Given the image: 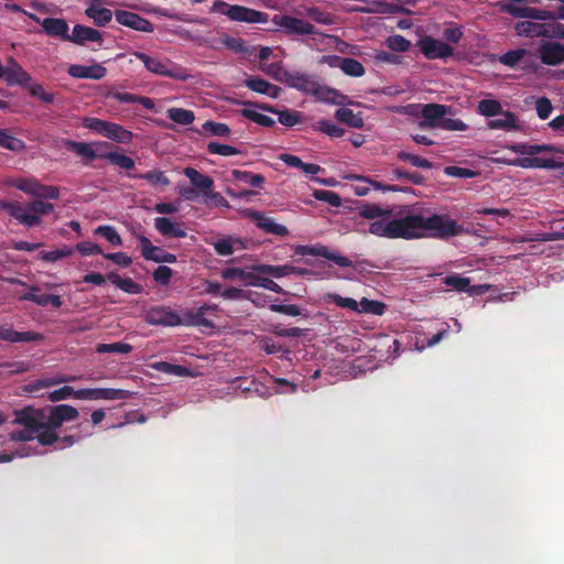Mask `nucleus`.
<instances>
[{
	"label": "nucleus",
	"mask_w": 564,
	"mask_h": 564,
	"mask_svg": "<svg viewBox=\"0 0 564 564\" xmlns=\"http://www.w3.org/2000/svg\"><path fill=\"white\" fill-rule=\"evenodd\" d=\"M315 83L316 80L307 74L300 72H288L283 84L305 94H311Z\"/></svg>",
	"instance_id": "nucleus-23"
},
{
	"label": "nucleus",
	"mask_w": 564,
	"mask_h": 564,
	"mask_svg": "<svg viewBox=\"0 0 564 564\" xmlns=\"http://www.w3.org/2000/svg\"><path fill=\"white\" fill-rule=\"evenodd\" d=\"M487 127L491 130H503V131L521 129V124L519 122L518 117L510 111H503V110L501 111V113L498 115V118L489 120L487 122Z\"/></svg>",
	"instance_id": "nucleus-25"
},
{
	"label": "nucleus",
	"mask_w": 564,
	"mask_h": 564,
	"mask_svg": "<svg viewBox=\"0 0 564 564\" xmlns=\"http://www.w3.org/2000/svg\"><path fill=\"white\" fill-rule=\"evenodd\" d=\"M538 20L521 21L514 25L518 36L524 37H550L551 35L564 37V25L562 24H543Z\"/></svg>",
	"instance_id": "nucleus-6"
},
{
	"label": "nucleus",
	"mask_w": 564,
	"mask_h": 564,
	"mask_svg": "<svg viewBox=\"0 0 564 564\" xmlns=\"http://www.w3.org/2000/svg\"><path fill=\"white\" fill-rule=\"evenodd\" d=\"M138 239L141 245V253L143 258L158 262L163 250L156 246H153L150 239L144 236H139Z\"/></svg>",
	"instance_id": "nucleus-43"
},
{
	"label": "nucleus",
	"mask_w": 564,
	"mask_h": 564,
	"mask_svg": "<svg viewBox=\"0 0 564 564\" xmlns=\"http://www.w3.org/2000/svg\"><path fill=\"white\" fill-rule=\"evenodd\" d=\"M130 395L129 391L112 388L80 389L76 391L79 400H123Z\"/></svg>",
	"instance_id": "nucleus-16"
},
{
	"label": "nucleus",
	"mask_w": 564,
	"mask_h": 564,
	"mask_svg": "<svg viewBox=\"0 0 564 564\" xmlns=\"http://www.w3.org/2000/svg\"><path fill=\"white\" fill-rule=\"evenodd\" d=\"M509 164L521 166L524 169L530 167H544V169H557L564 166L563 163H557L552 158H521L516 159Z\"/></svg>",
	"instance_id": "nucleus-28"
},
{
	"label": "nucleus",
	"mask_w": 564,
	"mask_h": 564,
	"mask_svg": "<svg viewBox=\"0 0 564 564\" xmlns=\"http://www.w3.org/2000/svg\"><path fill=\"white\" fill-rule=\"evenodd\" d=\"M35 438L41 445H53L59 440L56 429L50 427H42V430L35 434Z\"/></svg>",
	"instance_id": "nucleus-58"
},
{
	"label": "nucleus",
	"mask_w": 564,
	"mask_h": 564,
	"mask_svg": "<svg viewBox=\"0 0 564 564\" xmlns=\"http://www.w3.org/2000/svg\"><path fill=\"white\" fill-rule=\"evenodd\" d=\"M70 397H74L76 399V390H74L70 386H63L52 392L48 393L47 399L51 402H57L61 400H66Z\"/></svg>",
	"instance_id": "nucleus-60"
},
{
	"label": "nucleus",
	"mask_w": 564,
	"mask_h": 564,
	"mask_svg": "<svg viewBox=\"0 0 564 564\" xmlns=\"http://www.w3.org/2000/svg\"><path fill=\"white\" fill-rule=\"evenodd\" d=\"M0 147L14 153H21L25 149V143L10 134L7 130L0 129Z\"/></svg>",
	"instance_id": "nucleus-37"
},
{
	"label": "nucleus",
	"mask_w": 564,
	"mask_h": 564,
	"mask_svg": "<svg viewBox=\"0 0 564 564\" xmlns=\"http://www.w3.org/2000/svg\"><path fill=\"white\" fill-rule=\"evenodd\" d=\"M334 303L338 306L350 308L356 313H366L372 315H383L386 305L379 301H370L362 299L359 303L350 297H341L339 295H332Z\"/></svg>",
	"instance_id": "nucleus-8"
},
{
	"label": "nucleus",
	"mask_w": 564,
	"mask_h": 564,
	"mask_svg": "<svg viewBox=\"0 0 564 564\" xmlns=\"http://www.w3.org/2000/svg\"><path fill=\"white\" fill-rule=\"evenodd\" d=\"M422 120L419 127L422 129L440 128V121L447 115L453 113V109L441 104H427L422 107Z\"/></svg>",
	"instance_id": "nucleus-12"
},
{
	"label": "nucleus",
	"mask_w": 564,
	"mask_h": 564,
	"mask_svg": "<svg viewBox=\"0 0 564 564\" xmlns=\"http://www.w3.org/2000/svg\"><path fill=\"white\" fill-rule=\"evenodd\" d=\"M97 234L102 235L109 242L115 246L121 245L122 240L117 230L110 226H99L96 229Z\"/></svg>",
	"instance_id": "nucleus-63"
},
{
	"label": "nucleus",
	"mask_w": 564,
	"mask_h": 564,
	"mask_svg": "<svg viewBox=\"0 0 564 564\" xmlns=\"http://www.w3.org/2000/svg\"><path fill=\"white\" fill-rule=\"evenodd\" d=\"M107 69L101 64L79 65L73 64L68 67V75L74 78L101 79L106 76Z\"/></svg>",
	"instance_id": "nucleus-20"
},
{
	"label": "nucleus",
	"mask_w": 564,
	"mask_h": 564,
	"mask_svg": "<svg viewBox=\"0 0 564 564\" xmlns=\"http://www.w3.org/2000/svg\"><path fill=\"white\" fill-rule=\"evenodd\" d=\"M43 336L35 332H17L11 327L0 326V340L9 343H28L41 340Z\"/></svg>",
	"instance_id": "nucleus-26"
},
{
	"label": "nucleus",
	"mask_w": 564,
	"mask_h": 564,
	"mask_svg": "<svg viewBox=\"0 0 564 564\" xmlns=\"http://www.w3.org/2000/svg\"><path fill=\"white\" fill-rule=\"evenodd\" d=\"M184 174L188 177L191 181V184L194 188L200 191L203 195L206 197H209L212 199H215L219 204H224L225 199L221 197L218 193H212V188L214 186V181L207 175L202 174L194 167H186L184 170Z\"/></svg>",
	"instance_id": "nucleus-13"
},
{
	"label": "nucleus",
	"mask_w": 564,
	"mask_h": 564,
	"mask_svg": "<svg viewBox=\"0 0 564 564\" xmlns=\"http://www.w3.org/2000/svg\"><path fill=\"white\" fill-rule=\"evenodd\" d=\"M386 45L395 52H406L410 48L411 43L404 36L397 34L389 36L386 40Z\"/></svg>",
	"instance_id": "nucleus-54"
},
{
	"label": "nucleus",
	"mask_w": 564,
	"mask_h": 564,
	"mask_svg": "<svg viewBox=\"0 0 564 564\" xmlns=\"http://www.w3.org/2000/svg\"><path fill=\"white\" fill-rule=\"evenodd\" d=\"M213 246L219 256H230L236 250H242L246 248L240 239L230 236L215 241Z\"/></svg>",
	"instance_id": "nucleus-32"
},
{
	"label": "nucleus",
	"mask_w": 564,
	"mask_h": 564,
	"mask_svg": "<svg viewBox=\"0 0 564 564\" xmlns=\"http://www.w3.org/2000/svg\"><path fill=\"white\" fill-rule=\"evenodd\" d=\"M325 61H328L329 65L339 67L346 75L352 77H361L366 70L361 63L354 58H341L338 56H325Z\"/></svg>",
	"instance_id": "nucleus-21"
},
{
	"label": "nucleus",
	"mask_w": 564,
	"mask_h": 564,
	"mask_svg": "<svg viewBox=\"0 0 564 564\" xmlns=\"http://www.w3.org/2000/svg\"><path fill=\"white\" fill-rule=\"evenodd\" d=\"M397 158L401 161L410 162L413 166H416V167H421V169H432L433 167V164L429 160H426L422 156L415 155V154H411L405 151L398 152Z\"/></svg>",
	"instance_id": "nucleus-51"
},
{
	"label": "nucleus",
	"mask_w": 564,
	"mask_h": 564,
	"mask_svg": "<svg viewBox=\"0 0 564 564\" xmlns=\"http://www.w3.org/2000/svg\"><path fill=\"white\" fill-rule=\"evenodd\" d=\"M139 177L148 181L152 185L166 186L170 184V180L165 176L164 172L159 170L147 172L141 174Z\"/></svg>",
	"instance_id": "nucleus-59"
},
{
	"label": "nucleus",
	"mask_w": 564,
	"mask_h": 564,
	"mask_svg": "<svg viewBox=\"0 0 564 564\" xmlns=\"http://www.w3.org/2000/svg\"><path fill=\"white\" fill-rule=\"evenodd\" d=\"M203 130L216 137H227L230 133V129L227 124L215 121H206L203 124Z\"/></svg>",
	"instance_id": "nucleus-56"
},
{
	"label": "nucleus",
	"mask_w": 564,
	"mask_h": 564,
	"mask_svg": "<svg viewBox=\"0 0 564 564\" xmlns=\"http://www.w3.org/2000/svg\"><path fill=\"white\" fill-rule=\"evenodd\" d=\"M264 110L274 112L278 115V120L281 124L286 127H293L302 121V116L297 111L284 109L281 111L273 110L271 107L263 108Z\"/></svg>",
	"instance_id": "nucleus-38"
},
{
	"label": "nucleus",
	"mask_w": 564,
	"mask_h": 564,
	"mask_svg": "<svg viewBox=\"0 0 564 564\" xmlns=\"http://www.w3.org/2000/svg\"><path fill=\"white\" fill-rule=\"evenodd\" d=\"M552 104L549 98L540 97L535 100V110L540 119H546L552 112Z\"/></svg>",
	"instance_id": "nucleus-64"
},
{
	"label": "nucleus",
	"mask_w": 564,
	"mask_h": 564,
	"mask_svg": "<svg viewBox=\"0 0 564 564\" xmlns=\"http://www.w3.org/2000/svg\"><path fill=\"white\" fill-rule=\"evenodd\" d=\"M154 368L161 372L169 373V375H175V376H187L189 373V370L180 365H173L166 361L156 362L154 365Z\"/></svg>",
	"instance_id": "nucleus-52"
},
{
	"label": "nucleus",
	"mask_w": 564,
	"mask_h": 564,
	"mask_svg": "<svg viewBox=\"0 0 564 564\" xmlns=\"http://www.w3.org/2000/svg\"><path fill=\"white\" fill-rule=\"evenodd\" d=\"M131 351L132 346L126 343L98 344L96 346V352L98 354H129Z\"/></svg>",
	"instance_id": "nucleus-50"
},
{
	"label": "nucleus",
	"mask_w": 564,
	"mask_h": 564,
	"mask_svg": "<svg viewBox=\"0 0 564 564\" xmlns=\"http://www.w3.org/2000/svg\"><path fill=\"white\" fill-rule=\"evenodd\" d=\"M167 117L172 121L178 124H189L194 121L195 116L194 112L183 108H171L167 110Z\"/></svg>",
	"instance_id": "nucleus-45"
},
{
	"label": "nucleus",
	"mask_w": 564,
	"mask_h": 564,
	"mask_svg": "<svg viewBox=\"0 0 564 564\" xmlns=\"http://www.w3.org/2000/svg\"><path fill=\"white\" fill-rule=\"evenodd\" d=\"M499 62L509 67H514L519 63L523 62V68H538V66L534 64L533 54L525 48L509 51L499 57Z\"/></svg>",
	"instance_id": "nucleus-19"
},
{
	"label": "nucleus",
	"mask_w": 564,
	"mask_h": 564,
	"mask_svg": "<svg viewBox=\"0 0 564 564\" xmlns=\"http://www.w3.org/2000/svg\"><path fill=\"white\" fill-rule=\"evenodd\" d=\"M311 95H314L321 101L329 104H343L345 100L344 95L339 94L337 90L333 88L319 85L317 82L315 83Z\"/></svg>",
	"instance_id": "nucleus-31"
},
{
	"label": "nucleus",
	"mask_w": 564,
	"mask_h": 564,
	"mask_svg": "<svg viewBox=\"0 0 564 564\" xmlns=\"http://www.w3.org/2000/svg\"><path fill=\"white\" fill-rule=\"evenodd\" d=\"M477 110L485 117H495L501 113L502 106L495 99H482L478 102Z\"/></svg>",
	"instance_id": "nucleus-44"
},
{
	"label": "nucleus",
	"mask_w": 564,
	"mask_h": 564,
	"mask_svg": "<svg viewBox=\"0 0 564 564\" xmlns=\"http://www.w3.org/2000/svg\"><path fill=\"white\" fill-rule=\"evenodd\" d=\"M42 28L51 36H59L68 41V24L63 19L46 18L42 21Z\"/></svg>",
	"instance_id": "nucleus-29"
},
{
	"label": "nucleus",
	"mask_w": 564,
	"mask_h": 564,
	"mask_svg": "<svg viewBox=\"0 0 564 564\" xmlns=\"http://www.w3.org/2000/svg\"><path fill=\"white\" fill-rule=\"evenodd\" d=\"M536 54L545 65H562L564 63V44L557 41L543 40L536 48Z\"/></svg>",
	"instance_id": "nucleus-10"
},
{
	"label": "nucleus",
	"mask_w": 564,
	"mask_h": 564,
	"mask_svg": "<svg viewBox=\"0 0 564 564\" xmlns=\"http://www.w3.org/2000/svg\"><path fill=\"white\" fill-rule=\"evenodd\" d=\"M231 175L236 181L249 183L253 187H261L264 183V177L262 175L251 174L247 171L234 170Z\"/></svg>",
	"instance_id": "nucleus-48"
},
{
	"label": "nucleus",
	"mask_w": 564,
	"mask_h": 564,
	"mask_svg": "<svg viewBox=\"0 0 564 564\" xmlns=\"http://www.w3.org/2000/svg\"><path fill=\"white\" fill-rule=\"evenodd\" d=\"M264 273H258L253 271V265L250 270L241 268H227L221 271V278L225 280H241L246 285L261 286L275 293H280L282 290L279 284L273 280L262 276Z\"/></svg>",
	"instance_id": "nucleus-5"
},
{
	"label": "nucleus",
	"mask_w": 564,
	"mask_h": 564,
	"mask_svg": "<svg viewBox=\"0 0 564 564\" xmlns=\"http://www.w3.org/2000/svg\"><path fill=\"white\" fill-rule=\"evenodd\" d=\"M501 12H506L511 14L518 19H528V20H550L553 18L552 12L547 10H540L533 7L527 6H516L510 2L499 1L496 3Z\"/></svg>",
	"instance_id": "nucleus-9"
},
{
	"label": "nucleus",
	"mask_w": 564,
	"mask_h": 564,
	"mask_svg": "<svg viewBox=\"0 0 564 564\" xmlns=\"http://www.w3.org/2000/svg\"><path fill=\"white\" fill-rule=\"evenodd\" d=\"M104 156L121 169L132 170L134 167V161L123 153L110 152Z\"/></svg>",
	"instance_id": "nucleus-53"
},
{
	"label": "nucleus",
	"mask_w": 564,
	"mask_h": 564,
	"mask_svg": "<svg viewBox=\"0 0 564 564\" xmlns=\"http://www.w3.org/2000/svg\"><path fill=\"white\" fill-rule=\"evenodd\" d=\"M259 68L267 74L268 76L272 77L273 79L284 83V79L288 75L289 70H284L281 63H271L265 64L262 63Z\"/></svg>",
	"instance_id": "nucleus-49"
},
{
	"label": "nucleus",
	"mask_w": 564,
	"mask_h": 564,
	"mask_svg": "<svg viewBox=\"0 0 564 564\" xmlns=\"http://www.w3.org/2000/svg\"><path fill=\"white\" fill-rule=\"evenodd\" d=\"M210 11L224 14L230 20L238 22L265 23L269 19L268 14L264 12L241 6H230L221 0L215 1L210 8Z\"/></svg>",
	"instance_id": "nucleus-4"
},
{
	"label": "nucleus",
	"mask_w": 564,
	"mask_h": 564,
	"mask_svg": "<svg viewBox=\"0 0 564 564\" xmlns=\"http://www.w3.org/2000/svg\"><path fill=\"white\" fill-rule=\"evenodd\" d=\"M72 254H73V249L69 247H64L62 249H56V250L48 251V252L43 251L39 254V258L43 261L55 262L62 258H66Z\"/></svg>",
	"instance_id": "nucleus-57"
},
{
	"label": "nucleus",
	"mask_w": 564,
	"mask_h": 564,
	"mask_svg": "<svg viewBox=\"0 0 564 564\" xmlns=\"http://www.w3.org/2000/svg\"><path fill=\"white\" fill-rule=\"evenodd\" d=\"M359 215L366 219L391 217L392 209H383L376 204H365L359 208Z\"/></svg>",
	"instance_id": "nucleus-40"
},
{
	"label": "nucleus",
	"mask_w": 564,
	"mask_h": 564,
	"mask_svg": "<svg viewBox=\"0 0 564 564\" xmlns=\"http://www.w3.org/2000/svg\"><path fill=\"white\" fill-rule=\"evenodd\" d=\"M15 422L37 433L45 427L46 409L24 408L17 413Z\"/></svg>",
	"instance_id": "nucleus-14"
},
{
	"label": "nucleus",
	"mask_w": 564,
	"mask_h": 564,
	"mask_svg": "<svg viewBox=\"0 0 564 564\" xmlns=\"http://www.w3.org/2000/svg\"><path fill=\"white\" fill-rule=\"evenodd\" d=\"M335 118L338 121H340L351 128L360 129L364 127V119H362L361 115L355 113L349 108L337 109L335 112Z\"/></svg>",
	"instance_id": "nucleus-36"
},
{
	"label": "nucleus",
	"mask_w": 564,
	"mask_h": 564,
	"mask_svg": "<svg viewBox=\"0 0 564 564\" xmlns=\"http://www.w3.org/2000/svg\"><path fill=\"white\" fill-rule=\"evenodd\" d=\"M317 124L319 131L333 138H340L345 133V130L343 128L336 126L335 123L328 120H321L318 121Z\"/></svg>",
	"instance_id": "nucleus-61"
},
{
	"label": "nucleus",
	"mask_w": 564,
	"mask_h": 564,
	"mask_svg": "<svg viewBox=\"0 0 564 564\" xmlns=\"http://www.w3.org/2000/svg\"><path fill=\"white\" fill-rule=\"evenodd\" d=\"M12 186L37 199L26 204L19 202L0 200V210L7 212L19 224L25 227H35L42 224V217L54 212V205L43 199H57L59 188L44 185L34 177H18L7 181Z\"/></svg>",
	"instance_id": "nucleus-2"
},
{
	"label": "nucleus",
	"mask_w": 564,
	"mask_h": 564,
	"mask_svg": "<svg viewBox=\"0 0 564 564\" xmlns=\"http://www.w3.org/2000/svg\"><path fill=\"white\" fill-rule=\"evenodd\" d=\"M263 108H264L263 106H258V107L251 108V109H243L242 115L246 118H248L249 120L259 123L260 126L271 127L274 124V120L271 117H269L268 115H265L259 110V109L264 110Z\"/></svg>",
	"instance_id": "nucleus-41"
},
{
	"label": "nucleus",
	"mask_w": 564,
	"mask_h": 564,
	"mask_svg": "<svg viewBox=\"0 0 564 564\" xmlns=\"http://www.w3.org/2000/svg\"><path fill=\"white\" fill-rule=\"evenodd\" d=\"M68 41L78 45L86 42H99L101 41V33L89 26L76 25L68 36Z\"/></svg>",
	"instance_id": "nucleus-27"
},
{
	"label": "nucleus",
	"mask_w": 564,
	"mask_h": 564,
	"mask_svg": "<svg viewBox=\"0 0 564 564\" xmlns=\"http://www.w3.org/2000/svg\"><path fill=\"white\" fill-rule=\"evenodd\" d=\"M152 325H160L164 327H174L180 325L185 326H204V327H214V324L210 319H148Z\"/></svg>",
	"instance_id": "nucleus-33"
},
{
	"label": "nucleus",
	"mask_w": 564,
	"mask_h": 564,
	"mask_svg": "<svg viewBox=\"0 0 564 564\" xmlns=\"http://www.w3.org/2000/svg\"><path fill=\"white\" fill-rule=\"evenodd\" d=\"M116 20L120 24H122L124 26H129L137 31H142V32H152L153 31V25L151 22H149L148 20L141 18L140 15H138L133 12L117 11Z\"/></svg>",
	"instance_id": "nucleus-22"
},
{
	"label": "nucleus",
	"mask_w": 564,
	"mask_h": 564,
	"mask_svg": "<svg viewBox=\"0 0 564 564\" xmlns=\"http://www.w3.org/2000/svg\"><path fill=\"white\" fill-rule=\"evenodd\" d=\"M101 143L91 144L84 142L69 141L67 142V148L74 151L76 154L87 159L88 161L95 160L98 154L97 151L101 147Z\"/></svg>",
	"instance_id": "nucleus-35"
},
{
	"label": "nucleus",
	"mask_w": 564,
	"mask_h": 564,
	"mask_svg": "<svg viewBox=\"0 0 564 564\" xmlns=\"http://www.w3.org/2000/svg\"><path fill=\"white\" fill-rule=\"evenodd\" d=\"M133 56L142 62L145 69L159 76H165L178 80H187L191 75L180 66L173 64L169 58L150 55L144 52H134Z\"/></svg>",
	"instance_id": "nucleus-3"
},
{
	"label": "nucleus",
	"mask_w": 564,
	"mask_h": 564,
	"mask_svg": "<svg viewBox=\"0 0 564 564\" xmlns=\"http://www.w3.org/2000/svg\"><path fill=\"white\" fill-rule=\"evenodd\" d=\"M444 284L452 288L457 292H466L468 293L470 279L462 276L459 274H452L444 279Z\"/></svg>",
	"instance_id": "nucleus-47"
},
{
	"label": "nucleus",
	"mask_w": 564,
	"mask_h": 564,
	"mask_svg": "<svg viewBox=\"0 0 564 564\" xmlns=\"http://www.w3.org/2000/svg\"><path fill=\"white\" fill-rule=\"evenodd\" d=\"M102 135L120 143H128L132 139V133L130 131L117 123L108 121L106 122Z\"/></svg>",
	"instance_id": "nucleus-34"
},
{
	"label": "nucleus",
	"mask_w": 564,
	"mask_h": 564,
	"mask_svg": "<svg viewBox=\"0 0 564 564\" xmlns=\"http://www.w3.org/2000/svg\"><path fill=\"white\" fill-rule=\"evenodd\" d=\"M272 22L288 35H306L315 32L314 26L310 22L286 14L274 15Z\"/></svg>",
	"instance_id": "nucleus-7"
},
{
	"label": "nucleus",
	"mask_w": 564,
	"mask_h": 564,
	"mask_svg": "<svg viewBox=\"0 0 564 564\" xmlns=\"http://www.w3.org/2000/svg\"><path fill=\"white\" fill-rule=\"evenodd\" d=\"M242 214L246 217L254 220L259 228L263 229L269 234H274L278 236H286L289 234V230L285 226L275 223L272 218L267 217L264 214L260 212L246 209L242 212Z\"/></svg>",
	"instance_id": "nucleus-17"
},
{
	"label": "nucleus",
	"mask_w": 564,
	"mask_h": 564,
	"mask_svg": "<svg viewBox=\"0 0 564 564\" xmlns=\"http://www.w3.org/2000/svg\"><path fill=\"white\" fill-rule=\"evenodd\" d=\"M154 228L159 234L169 238H185L187 235L184 225L171 217H156Z\"/></svg>",
	"instance_id": "nucleus-18"
},
{
	"label": "nucleus",
	"mask_w": 564,
	"mask_h": 564,
	"mask_svg": "<svg viewBox=\"0 0 564 564\" xmlns=\"http://www.w3.org/2000/svg\"><path fill=\"white\" fill-rule=\"evenodd\" d=\"M108 280L127 293L137 294L140 292V286L130 278L123 279L117 274H109Z\"/></svg>",
	"instance_id": "nucleus-46"
},
{
	"label": "nucleus",
	"mask_w": 564,
	"mask_h": 564,
	"mask_svg": "<svg viewBox=\"0 0 564 564\" xmlns=\"http://www.w3.org/2000/svg\"><path fill=\"white\" fill-rule=\"evenodd\" d=\"M207 150L213 154H218V155H223V156L236 155V154L241 153V151L235 147L227 145V144H220L217 142H209L207 144Z\"/></svg>",
	"instance_id": "nucleus-55"
},
{
	"label": "nucleus",
	"mask_w": 564,
	"mask_h": 564,
	"mask_svg": "<svg viewBox=\"0 0 564 564\" xmlns=\"http://www.w3.org/2000/svg\"><path fill=\"white\" fill-rule=\"evenodd\" d=\"M463 227L445 215L425 216L417 213L391 219L381 217L369 226V232L390 239H416L423 237L447 238L462 234Z\"/></svg>",
	"instance_id": "nucleus-1"
},
{
	"label": "nucleus",
	"mask_w": 564,
	"mask_h": 564,
	"mask_svg": "<svg viewBox=\"0 0 564 564\" xmlns=\"http://www.w3.org/2000/svg\"><path fill=\"white\" fill-rule=\"evenodd\" d=\"M253 271L258 273L270 274L274 278H282L291 275L292 265H269V264H257L253 265Z\"/></svg>",
	"instance_id": "nucleus-39"
},
{
	"label": "nucleus",
	"mask_w": 564,
	"mask_h": 564,
	"mask_svg": "<svg viewBox=\"0 0 564 564\" xmlns=\"http://www.w3.org/2000/svg\"><path fill=\"white\" fill-rule=\"evenodd\" d=\"M421 52L431 59L445 58L454 54V48L448 44L432 36H424L417 43Z\"/></svg>",
	"instance_id": "nucleus-15"
},
{
	"label": "nucleus",
	"mask_w": 564,
	"mask_h": 564,
	"mask_svg": "<svg viewBox=\"0 0 564 564\" xmlns=\"http://www.w3.org/2000/svg\"><path fill=\"white\" fill-rule=\"evenodd\" d=\"M86 14L95 21L98 25L107 24L111 18L112 13L109 9L101 8L98 4H91L87 10Z\"/></svg>",
	"instance_id": "nucleus-42"
},
{
	"label": "nucleus",
	"mask_w": 564,
	"mask_h": 564,
	"mask_svg": "<svg viewBox=\"0 0 564 564\" xmlns=\"http://www.w3.org/2000/svg\"><path fill=\"white\" fill-rule=\"evenodd\" d=\"M3 68L4 76L10 85H25L31 80V76L12 57L7 59Z\"/></svg>",
	"instance_id": "nucleus-24"
},
{
	"label": "nucleus",
	"mask_w": 564,
	"mask_h": 564,
	"mask_svg": "<svg viewBox=\"0 0 564 564\" xmlns=\"http://www.w3.org/2000/svg\"><path fill=\"white\" fill-rule=\"evenodd\" d=\"M246 86L256 93L264 94L272 98H278L281 93L280 87L272 85L271 83L259 77L248 78L246 80Z\"/></svg>",
	"instance_id": "nucleus-30"
},
{
	"label": "nucleus",
	"mask_w": 564,
	"mask_h": 564,
	"mask_svg": "<svg viewBox=\"0 0 564 564\" xmlns=\"http://www.w3.org/2000/svg\"><path fill=\"white\" fill-rule=\"evenodd\" d=\"M440 128L448 131H465L468 126L459 119L444 117L443 120L440 121Z\"/></svg>",
	"instance_id": "nucleus-62"
},
{
	"label": "nucleus",
	"mask_w": 564,
	"mask_h": 564,
	"mask_svg": "<svg viewBox=\"0 0 564 564\" xmlns=\"http://www.w3.org/2000/svg\"><path fill=\"white\" fill-rule=\"evenodd\" d=\"M78 410L69 404H58L47 408L45 427L59 429L65 422L78 417Z\"/></svg>",
	"instance_id": "nucleus-11"
}]
</instances>
